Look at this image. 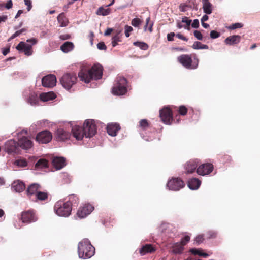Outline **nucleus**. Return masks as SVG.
Here are the masks:
<instances>
[{
  "label": "nucleus",
  "instance_id": "13d9d810",
  "mask_svg": "<svg viewBox=\"0 0 260 260\" xmlns=\"http://www.w3.org/2000/svg\"><path fill=\"white\" fill-rule=\"evenodd\" d=\"M176 36L178 38H179L181 40L186 41H187L188 40V39L185 37L183 36V35H182L180 34H176Z\"/></svg>",
  "mask_w": 260,
  "mask_h": 260
},
{
  "label": "nucleus",
  "instance_id": "4be33fe9",
  "mask_svg": "<svg viewBox=\"0 0 260 260\" xmlns=\"http://www.w3.org/2000/svg\"><path fill=\"white\" fill-rule=\"evenodd\" d=\"M198 163L196 160H191L187 162L185 166V169L186 173H193L197 167Z\"/></svg>",
  "mask_w": 260,
  "mask_h": 260
},
{
  "label": "nucleus",
  "instance_id": "c9c22d12",
  "mask_svg": "<svg viewBox=\"0 0 260 260\" xmlns=\"http://www.w3.org/2000/svg\"><path fill=\"white\" fill-rule=\"evenodd\" d=\"M48 166V161L45 159H39L35 165L37 168H46Z\"/></svg>",
  "mask_w": 260,
  "mask_h": 260
},
{
  "label": "nucleus",
  "instance_id": "4d7b16f0",
  "mask_svg": "<svg viewBox=\"0 0 260 260\" xmlns=\"http://www.w3.org/2000/svg\"><path fill=\"white\" fill-rule=\"evenodd\" d=\"M13 3L11 0H9L5 5V8L7 9H10L12 7Z\"/></svg>",
  "mask_w": 260,
  "mask_h": 260
},
{
  "label": "nucleus",
  "instance_id": "ddd939ff",
  "mask_svg": "<svg viewBox=\"0 0 260 260\" xmlns=\"http://www.w3.org/2000/svg\"><path fill=\"white\" fill-rule=\"evenodd\" d=\"M42 85L45 87H52L56 85V78L55 75H48L42 79Z\"/></svg>",
  "mask_w": 260,
  "mask_h": 260
},
{
  "label": "nucleus",
  "instance_id": "4c0bfd02",
  "mask_svg": "<svg viewBox=\"0 0 260 260\" xmlns=\"http://www.w3.org/2000/svg\"><path fill=\"white\" fill-rule=\"evenodd\" d=\"M190 252L193 254L199 255L203 256L204 257H206L209 255L208 254H207L206 253L203 252L201 251V250L196 249V248L191 249L190 250Z\"/></svg>",
  "mask_w": 260,
  "mask_h": 260
},
{
  "label": "nucleus",
  "instance_id": "f257e3e1",
  "mask_svg": "<svg viewBox=\"0 0 260 260\" xmlns=\"http://www.w3.org/2000/svg\"><path fill=\"white\" fill-rule=\"evenodd\" d=\"M72 133L74 137L77 140H81L85 136L86 138L93 137L96 133L95 122L93 120L88 119L85 121L83 127L79 126L73 127Z\"/></svg>",
  "mask_w": 260,
  "mask_h": 260
},
{
  "label": "nucleus",
  "instance_id": "f704fd0d",
  "mask_svg": "<svg viewBox=\"0 0 260 260\" xmlns=\"http://www.w3.org/2000/svg\"><path fill=\"white\" fill-rule=\"evenodd\" d=\"M183 249V245H182L181 243H177L174 245L173 247V251L174 253L176 254H180L182 252Z\"/></svg>",
  "mask_w": 260,
  "mask_h": 260
},
{
  "label": "nucleus",
  "instance_id": "9b49d317",
  "mask_svg": "<svg viewBox=\"0 0 260 260\" xmlns=\"http://www.w3.org/2000/svg\"><path fill=\"white\" fill-rule=\"evenodd\" d=\"M177 60L187 69H196V66L191 65L192 59L188 55H182L178 57Z\"/></svg>",
  "mask_w": 260,
  "mask_h": 260
},
{
  "label": "nucleus",
  "instance_id": "0e129e2a",
  "mask_svg": "<svg viewBox=\"0 0 260 260\" xmlns=\"http://www.w3.org/2000/svg\"><path fill=\"white\" fill-rule=\"evenodd\" d=\"M208 18L209 17L207 15H204L201 19V22H204V21H207Z\"/></svg>",
  "mask_w": 260,
  "mask_h": 260
},
{
  "label": "nucleus",
  "instance_id": "f3484780",
  "mask_svg": "<svg viewBox=\"0 0 260 260\" xmlns=\"http://www.w3.org/2000/svg\"><path fill=\"white\" fill-rule=\"evenodd\" d=\"M18 145L19 147L23 149H29L32 146V142L28 138L26 137H23L22 138L19 139L18 142Z\"/></svg>",
  "mask_w": 260,
  "mask_h": 260
},
{
  "label": "nucleus",
  "instance_id": "6e6552de",
  "mask_svg": "<svg viewBox=\"0 0 260 260\" xmlns=\"http://www.w3.org/2000/svg\"><path fill=\"white\" fill-rule=\"evenodd\" d=\"M52 138L51 133L47 130L39 133L36 136V140L39 143L46 144L49 143Z\"/></svg>",
  "mask_w": 260,
  "mask_h": 260
},
{
  "label": "nucleus",
  "instance_id": "c03bdc74",
  "mask_svg": "<svg viewBox=\"0 0 260 260\" xmlns=\"http://www.w3.org/2000/svg\"><path fill=\"white\" fill-rule=\"evenodd\" d=\"M125 29V35L126 37L128 38L130 34L129 32H131L133 30V28L128 25H126L124 27Z\"/></svg>",
  "mask_w": 260,
  "mask_h": 260
},
{
  "label": "nucleus",
  "instance_id": "473e14b6",
  "mask_svg": "<svg viewBox=\"0 0 260 260\" xmlns=\"http://www.w3.org/2000/svg\"><path fill=\"white\" fill-rule=\"evenodd\" d=\"M47 197L48 194L46 192L39 191V192L36 194V196L33 198L32 200L44 201L47 199Z\"/></svg>",
  "mask_w": 260,
  "mask_h": 260
},
{
  "label": "nucleus",
  "instance_id": "79ce46f5",
  "mask_svg": "<svg viewBox=\"0 0 260 260\" xmlns=\"http://www.w3.org/2000/svg\"><path fill=\"white\" fill-rule=\"evenodd\" d=\"M243 26V25L240 23H236L234 24H232L229 27V29H235L236 28H241Z\"/></svg>",
  "mask_w": 260,
  "mask_h": 260
},
{
  "label": "nucleus",
  "instance_id": "774afa93",
  "mask_svg": "<svg viewBox=\"0 0 260 260\" xmlns=\"http://www.w3.org/2000/svg\"><path fill=\"white\" fill-rule=\"evenodd\" d=\"M23 13V11L21 10H18L17 14L15 16V18H18V17H19L20 16V15Z\"/></svg>",
  "mask_w": 260,
  "mask_h": 260
},
{
  "label": "nucleus",
  "instance_id": "052dcab7",
  "mask_svg": "<svg viewBox=\"0 0 260 260\" xmlns=\"http://www.w3.org/2000/svg\"><path fill=\"white\" fill-rule=\"evenodd\" d=\"M113 29L112 28H108L106 29V30L104 32V35L105 36H108L109 35L111 34V33L112 32Z\"/></svg>",
  "mask_w": 260,
  "mask_h": 260
},
{
  "label": "nucleus",
  "instance_id": "cd10ccee",
  "mask_svg": "<svg viewBox=\"0 0 260 260\" xmlns=\"http://www.w3.org/2000/svg\"><path fill=\"white\" fill-rule=\"evenodd\" d=\"M74 48V44L71 42H66L60 46V49L64 53L72 51Z\"/></svg>",
  "mask_w": 260,
  "mask_h": 260
},
{
  "label": "nucleus",
  "instance_id": "b1692460",
  "mask_svg": "<svg viewBox=\"0 0 260 260\" xmlns=\"http://www.w3.org/2000/svg\"><path fill=\"white\" fill-rule=\"evenodd\" d=\"M56 98V95L53 92L42 93L40 95V98L43 102H47L52 100Z\"/></svg>",
  "mask_w": 260,
  "mask_h": 260
},
{
  "label": "nucleus",
  "instance_id": "c85d7f7f",
  "mask_svg": "<svg viewBox=\"0 0 260 260\" xmlns=\"http://www.w3.org/2000/svg\"><path fill=\"white\" fill-rule=\"evenodd\" d=\"M13 165L15 166H16L18 168H24L27 166L28 162L26 159L20 157L13 162Z\"/></svg>",
  "mask_w": 260,
  "mask_h": 260
},
{
  "label": "nucleus",
  "instance_id": "37998d69",
  "mask_svg": "<svg viewBox=\"0 0 260 260\" xmlns=\"http://www.w3.org/2000/svg\"><path fill=\"white\" fill-rule=\"evenodd\" d=\"M120 41V38L118 35H116L113 37L112 40V44L113 47L116 46L118 42Z\"/></svg>",
  "mask_w": 260,
  "mask_h": 260
},
{
  "label": "nucleus",
  "instance_id": "bb28decb",
  "mask_svg": "<svg viewBox=\"0 0 260 260\" xmlns=\"http://www.w3.org/2000/svg\"><path fill=\"white\" fill-rule=\"evenodd\" d=\"M12 187L15 191L18 192L22 191L25 188L24 183L19 180L14 181Z\"/></svg>",
  "mask_w": 260,
  "mask_h": 260
},
{
  "label": "nucleus",
  "instance_id": "a19ab883",
  "mask_svg": "<svg viewBox=\"0 0 260 260\" xmlns=\"http://www.w3.org/2000/svg\"><path fill=\"white\" fill-rule=\"evenodd\" d=\"M204 239L203 235H199L196 237V238L194 239V242L196 244L199 245L203 242Z\"/></svg>",
  "mask_w": 260,
  "mask_h": 260
},
{
  "label": "nucleus",
  "instance_id": "2f4dec72",
  "mask_svg": "<svg viewBox=\"0 0 260 260\" xmlns=\"http://www.w3.org/2000/svg\"><path fill=\"white\" fill-rule=\"evenodd\" d=\"M57 20L60 24V27H64L67 26L68 23V20L67 18L64 17L63 13H61L58 16Z\"/></svg>",
  "mask_w": 260,
  "mask_h": 260
},
{
  "label": "nucleus",
  "instance_id": "a878e982",
  "mask_svg": "<svg viewBox=\"0 0 260 260\" xmlns=\"http://www.w3.org/2000/svg\"><path fill=\"white\" fill-rule=\"evenodd\" d=\"M201 185V181L196 178L191 179L188 182V186L192 190L197 189Z\"/></svg>",
  "mask_w": 260,
  "mask_h": 260
},
{
  "label": "nucleus",
  "instance_id": "4468645a",
  "mask_svg": "<svg viewBox=\"0 0 260 260\" xmlns=\"http://www.w3.org/2000/svg\"><path fill=\"white\" fill-rule=\"evenodd\" d=\"M94 209V207L90 204H86L80 207L77 213V215L80 218L85 217L90 214Z\"/></svg>",
  "mask_w": 260,
  "mask_h": 260
},
{
  "label": "nucleus",
  "instance_id": "864d4df0",
  "mask_svg": "<svg viewBox=\"0 0 260 260\" xmlns=\"http://www.w3.org/2000/svg\"><path fill=\"white\" fill-rule=\"evenodd\" d=\"M191 26L193 28H197L199 27V21L198 19H194L191 24Z\"/></svg>",
  "mask_w": 260,
  "mask_h": 260
},
{
  "label": "nucleus",
  "instance_id": "9d476101",
  "mask_svg": "<svg viewBox=\"0 0 260 260\" xmlns=\"http://www.w3.org/2000/svg\"><path fill=\"white\" fill-rule=\"evenodd\" d=\"M21 219L22 222L29 223L37 221V217L33 210H28L22 212Z\"/></svg>",
  "mask_w": 260,
  "mask_h": 260
},
{
  "label": "nucleus",
  "instance_id": "20e7f679",
  "mask_svg": "<svg viewBox=\"0 0 260 260\" xmlns=\"http://www.w3.org/2000/svg\"><path fill=\"white\" fill-rule=\"evenodd\" d=\"M54 210L58 216L68 217L72 211V204L70 201H58L55 203Z\"/></svg>",
  "mask_w": 260,
  "mask_h": 260
},
{
  "label": "nucleus",
  "instance_id": "aec40b11",
  "mask_svg": "<svg viewBox=\"0 0 260 260\" xmlns=\"http://www.w3.org/2000/svg\"><path fill=\"white\" fill-rule=\"evenodd\" d=\"M52 164L57 170H60L65 166V159L62 157H54L52 160Z\"/></svg>",
  "mask_w": 260,
  "mask_h": 260
},
{
  "label": "nucleus",
  "instance_id": "a211bd4d",
  "mask_svg": "<svg viewBox=\"0 0 260 260\" xmlns=\"http://www.w3.org/2000/svg\"><path fill=\"white\" fill-rule=\"evenodd\" d=\"M40 185L37 183H33L27 189L26 193L28 197L32 199L39 191Z\"/></svg>",
  "mask_w": 260,
  "mask_h": 260
},
{
  "label": "nucleus",
  "instance_id": "338daca9",
  "mask_svg": "<svg viewBox=\"0 0 260 260\" xmlns=\"http://www.w3.org/2000/svg\"><path fill=\"white\" fill-rule=\"evenodd\" d=\"M93 36H94L93 33L92 32H90L89 37H90V42H91V44H93Z\"/></svg>",
  "mask_w": 260,
  "mask_h": 260
},
{
  "label": "nucleus",
  "instance_id": "a18cd8bd",
  "mask_svg": "<svg viewBox=\"0 0 260 260\" xmlns=\"http://www.w3.org/2000/svg\"><path fill=\"white\" fill-rule=\"evenodd\" d=\"M190 240V237L188 235H185L184 237L181 239V243L184 246Z\"/></svg>",
  "mask_w": 260,
  "mask_h": 260
},
{
  "label": "nucleus",
  "instance_id": "ea45409f",
  "mask_svg": "<svg viewBox=\"0 0 260 260\" xmlns=\"http://www.w3.org/2000/svg\"><path fill=\"white\" fill-rule=\"evenodd\" d=\"M191 20L189 19L187 17H183L182 18V22L186 24V26H184V27L185 29H189V26L191 24Z\"/></svg>",
  "mask_w": 260,
  "mask_h": 260
},
{
  "label": "nucleus",
  "instance_id": "7c9ffc66",
  "mask_svg": "<svg viewBox=\"0 0 260 260\" xmlns=\"http://www.w3.org/2000/svg\"><path fill=\"white\" fill-rule=\"evenodd\" d=\"M111 13V9L106 8L104 7H100L98 8L96 12V14L99 16H107Z\"/></svg>",
  "mask_w": 260,
  "mask_h": 260
},
{
  "label": "nucleus",
  "instance_id": "39448f33",
  "mask_svg": "<svg viewBox=\"0 0 260 260\" xmlns=\"http://www.w3.org/2000/svg\"><path fill=\"white\" fill-rule=\"evenodd\" d=\"M37 43V40L35 38L28 39L26 42H20L16 48L20 52H23L25 55L30 56L32 54V46Z\"/></svg>",
  "mask_w": 260,
  "mask_h": 260
},
{
  "label": "nucleus",
  "instance_id": "49530a36",
  "mask_svg": "<svg viewBox=\"0 0 260 260\" xmlns=\"http://www.w3.org/2000/svg\"><path fill=\"white\" fill-rule=\"evenodd\" d=\"M131 23L134 27H138L141 24V21L138 18H134L132 20Z\"/></svg>",
  "mask_w": 260,
  "mask_h": 260
},
{
  "label": "nucleus",
  "instance_id": "f8f14e48",
  "mask_svg": "<svg viewBox=\"0 0 260 260\" xmlns=\"http://www.w3.org/2000/svg\"><path fill=\"white\" fill-rule=\"evenodd\" d=\"M160 117L161 120L166 124H170L172 120V115L170 109L165 108L160 110Z\"/></svg>",
  "mask_w": 260,
  "mask_h": 260
},
{
  "label": "nucleus",
  "instance_id": "58836bf2",
  "mask_svg": "<svg viewBox=\"0 0 260 260\" xmlns=\"http://www.w3.org/2000/svg\"><path fill=\"white\" fill-rule=\"evenodd\" d=\"M134 44L144 50H147L148 48L147 44L144 42H136L134 43Z\"/></svg>",
  "mask_w": 260,
  "mask_h": 260
},
{
  "label": "nucleus",
  "instance_id": "423d86ee",
  "mask_svg": "<svg viewBox=\"0 0 260 260\" xmlns=\"http://www.w3.org/2000/svg\"><path fill=\"white\" fill-rule=\"evenodd\" d=\"M127 81L123 77H119L117 80V83L112 88V93L116 95L124 94L127 91Z\"/></svg>",
  "mask_w": 260,
  "mask_h": 260
},
{
  "label": "nucleus",
  "instance_id": "e433bc0d",
  "mask_svg": "<svg viewBox=\"0 0 260 260\" xmlns=\"http://www.w3.org/2000/svg\"><path fill=\"white\" fill-rule=\"evenodd\" d=\"M192 48L194 49H208V46L207 45L202 44L200 42H195L193 45Z\"/></svg>",
  "mask_w": 260,
  "mask_h": 260
},
{
  "label": "nucleus",
  "instance_id": "5701e85b",
  "mask_svg": "<svg viewBox=\"0 0 260 260\" xmlns=\"http://www.w3.org/2000/svg\"><path fill=\"white\" fill-rule=\"evenodd\" d=\"M56 135L60 140H65L70 138L71 134L62 128H59L56 132Z\"/></svg>",
  "mask_w": 260,
  "mask_h": 260
},
{
  "label": "nucleus",
  "instance_id": "09e8293b",
  "mask_svg": "<svg viewBox=\"0 0 260 260\" xmlns=\"http://www.w3.org/2000/svg\"><path fill=\"white\" fill-rule=\"evenodd\" d=\"M210 36L212 39H216L220 36V34L215 30H212L210 32Z\"/></svg>",
  "mask_w": 260,
  "mask_h": 260
},
{
  "label": "nucleus",
  "instance_id": "f03ea898",
  "mask_svg": "<svg viewBox=\"0 0 260 260\" xmlns=\"http://www.w3.org/2000/svg\"><path fill=\"white\" fill-rule=\"evenodd\" d=\"M102 75V66L100 64H95L88 71L81 70L78 76L81 80L88 83L92 79L98 80L101 78Z\"/></svg>",
  "mask_w": 260,
  "mask_h": 260
},
{
  "label": "nucleus",
  "instance_id": "e2e57ef3",
  "mask_svg": "<svg viewBox=\"0 0 260 260\" xmlns=\"http://www.w3.org/2000/svg\"><path fill=\"white\" fill-rule=\"evenodd\" d=\"M8 18L7 16H0V23L2 22H5Z\"/></svg>",
  "mask_w": 260,
  "mask_h": 260
},
{
  "label": "nucleus",
  "instance_id": "7ed1b4c3",
  "mask_svg": "<svg viewBox=\"0 0 260 260\" xmlns=\"http://www.w3.org/2000/svg\"><path fill=\"white\" fill-rule=\"evenodd\" d=\"M94 247L88 239H84L78 244V255L80 258H89L94 254Z\"/></svg>",
  "mask_w": 260,
  "mask_h": 260
},
{
  "label": "nucleus",
  "instance_id": "680f3d73",
  "mask_svg": "<svg viewBox=\"0 0 260 260\" xmlns=\"http://www.w3.org/2000/svg\"><path fill=\"white\" fill-rule=\"evenodd\" d=\"M26 29L25 28H22L19 30L16 31L15 32L18 36H20L22 33H23L24 31H26Z\"/></svg>",
  "mask_w": 260,
  "mask_h": 260
},
{
  "label": "nucleus",
  "instance_id": "412c9836",
  "mask_svg": "<svg viewBox=\"0 0 260 260\" xmlns=\"http://www.w3.org/2000/svg\"><path fill=\"white\" fill-rule=\"evenodd\" d=\"M241 36L239 35H233L228 37L224 40V42L226 45H232L238 44L240 42Z\"/></svg>",
  "mask_w": 260,
  "mask_h": 260
},
{
  "label": "nucleus",
  "instance_id": "de8ad7c7",
  "mask_svg": "<svg viewBox=\"0 0 260 260\" xmlns=\"http://www.w3.org/2000/svg\"><path fill=\"white\" fill-rule=\"evenodd\" d=\"M187 111V108L185 106H182L179 107V112L181 115H185L186 114Z\"/></svg>",
  "mask_w": 260,
  "mask_h": 260
},
{
  "label": "nucleus",
  "instance_id": "3c124183",
  "mask_svg": "<svg viewBox=\"0 0 260 260\" xmlns=\"http://www.w3.org/2000/svg\"><path fill=\"white\" fill-rule=\"evenodd\" d=\"M148 122H147V121L145 119H143L142 120L140 121V125L141 127L145 128H146V127L148 126Z\"/></svg>",
  "mask_w": 260,
  "mask_h": 260
},
{
  "label": "nucleus",
  "instance_id": "1a4fd4ad",
  "mask_svg": "<svg viewBox=\"0 0 260 260\" xmlns=\"http://www.w3.org/2000/svg\"><path fill=\"white\" fill-rule=\"evenodd\" d=\"M5 150L9 154L19 153L20 152L18 143H17L13 140H9L5 143Z\"/></svg>",
  "mask_w": 260,
  "mask_h": 260
},
{
  "label": "nucleus",
  "instance_id": "0eeeda50",
  "mask_svg": "<svg viewBox=\"0 0 260 260\" xmlns=\"http://www.w3.org/2000/svg\"><path fill=\"white\" fill-rule=\"evenodd\" d=\"M77 78L74 73H66L60 79V83L67 90L76 84Z\"/></svg>",
  "mask_w": 260,
  "mask_h": 260
},
{
  "label": "nucleus",
  "instance_id": "5fc2aeb1",
  "mask_svg": "<svg viewBox=\"0 0 260 260\" xmlns=\"http://www.w3.org/2000/svg\"><path fill=\"white\" fill-rule=\"evenodd\" d=\"M25 4L27 6V10L29 11L31 8V2L30 0H24Z\"/></svg>",
  "mask_w": 260,
  "mask_h": 260
},
{
  "label": "nucleus",
  "instance_id": "dca6fc26",
  "mask_svg": "<svg viewBox=\"0 0 260 260\" xmlns=\"http://www.w3.org/2000/svg\"><path fill=\"white\" fill-rule=\"evenodd\" d=\"M213 166L211 164H204L197 169V173L200 175H206L210 174L213 170Z\"/></svg>",
  "mask_w": 260,
  "mask_h": 260
},
{
  "label": "nucleus",
  "instance_id": "c756f323",
  "mask_svg": "<svg viewBox=\"0 0 260 260\" xmlns=\"http://www.w3.org/2000/svg\"><path fill=\"white\" fill-rule=\"evenodd\" d=\"M154 251V249L150 244H146L143 246L140 249V253L141 255H144L148 253H151Z\"/></svg>",
  "mask_w": 260,
  "mask_h": 260
},
{
  "label": "nucleus",
  "instance_id": "69168bd1",
  "mask_svg": "<svg viewBox=\"0 0 260 260\" xmlns=\"http://www.w3.org/2000/svg\"><path fill=\"white\" fill-rule=\"evenodd\" d=\"M70 38V36L69 35H61L60 36V39L62 40H67Z\"/></svg>",
  "mask_w": 260,
  "mask_h": 260
},
{
  "label": "nucleus",
  "instance_id": "72a5a7b5",
  "mask_svg": "<svg viewBox=\"0 0 260 260\" xmlns=\"http://www.w3.org/2000/svg\"><path fill=\"white\" fill-rule=\"evenodd\" d=\"M39 102L37 95L35 93H31L27 99V102L31 105H36Z\"/></svg>",
  "mask_w": 260,
  "mask_h": 260
},
{
  "label": "nucleus",
  "instance_id": "6e6d98bb",
  "mask_svg": "<svg viewBox=\"0 0 260 260\" xmlns=\"http://www.w3.org/2000/svg\"><path fill=\"white\" fill-rule=\"evenodd\" d=\"M175 34L174 32H171L167 35V39L169 41H172L174 40V37Z\"/></svg>",
  "mask_w": 260,
  "mask_h": 260
},
{
  "label": "nucleus",
  "instance_id": "bf43d9fd",
  "mask_svg": "<svg viewBox=\"0 0 260 260\" xmlns=\"http://www.w3.org/2000/svg\"><path fill=\"white\" fill-rule=\"evenodd\" d=\"M186 5L183 4H181L179 6V8H180V11H181L182 12L185 11H186Z\"/></svg>",
  "mask_w": 260,
  "mask_h": 260
},
{
  "label": "nucleus",
  "instance_id": "8fccbe9b",
  "mask_svg": "<svg viewBox=\"0 0 260 260\" xmlns=\"http://www.w3.org/2000/svg\"><path fill=\"white\" fill-rule=\"evenodd\" d=\"M194 35L198 40H202L203 39V36L202 34L198 30H195L194 31Z\"/></svg>",
  "mask_w": 260,
  "mask_h": 260
},
{
  "label": "nucleus",
  "instance_id": "6ab92c4d",
  "mask_svg": "<svg viewBox=\"0 0 260 260\" xmlns=\"http://www.w3.org/2000/svg\"><path fill=\"white\" fill-rule=\"evenodd\" d=\"M120 129L119 125L117 123H110L107 126L108 134L112 136H115L117 132Z\"/></svg>",
  "mask_w": 260,
  "mask_h": 260
},
{
  "label": "nucleus",
  "instance_id": "2eb2a0df",
  "mask_svg": "<svg viewBox=\"0 0 260 260\" xmlns=\"http://www.w3.org/2000/svg\"><path fill=\"white\" fill-rule=\"evenodd\" d=\"M167 186L170 190H178L184 186V183L178 178H173L168 181Z\"/></svg>",
  "mask_w": 260,
  "mask_h": 260
},
{
  "label": "nucleus",
  "instance_id": "393cba45",
  "mask_svg": "<svg viewBox=\"0 0 260 260\" xmlns=\"http://www.w3.org/2000/svg\"><path fill=\"white\" fill-rule=\"evenodd\" d=\"M203 11L206 14H210L212 12V5L209 0H202Z\"/></svg>",
  "mask_w": 260,
  "mask_h": 260
},
{
  "label": "nucleus",
  "instance_id": "603ef678",
  "mask_svg": "<svg viewBox=\"0 0 260 260\" xmlns=\"http://www.w3.org/2000/svg\"><path fill=\"white\" fill-rule=\"evenodd\" d=\"M98 48L100 50H106L107 47L104 42H100L97 45Z\"/></svg>",
  "mask_w": 260,
  "mask_h": 260
}]
</instances>
